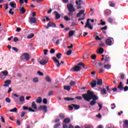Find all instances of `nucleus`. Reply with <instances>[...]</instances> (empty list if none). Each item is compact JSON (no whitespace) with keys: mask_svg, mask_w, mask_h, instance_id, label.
<instances>
[{"mask_svg":"<svg viewBox=\"0 0 128 128\" xmlns=\"http://www.w3.org/2000/svg\"><path fill=\"white\" fill-rule=\"evenodd\" d=\"M82 96L84 99V100L86 102H90L91 100H92L90 103V104L93 106L96 104V100H98V97L94 94V93L90 90H88L86 94H82Z\"/></svg>","mask_w":128,"mask_h":128,"instance_id":"f257e3e1","label":"nucleus"},{"mask_svg":"<svg viewBox=\"0 0 128 128\" xmlns=\"http://www.w3.org/2000/svg\"><path fill=\"white\" fill-rule=\"evenodd\" d=\"M90 20H91V22H94V19H88L85 25V28H88L90 30H92L93 27L90 24Z\"/></svg>","mask_w":128,"mask_h":128,"instance_id":"f03ea898","label":"nucleus"},{"mask_svg":"<svg viewBox=\"0 0 128 128\" xmlns=\"http://www.w3.org/2000/svg\"><path fill=\"white\" fill-rule=\"evenodd\" d=\"M49 58L48 56H43L42 60H41L40 62V63L42 66H44V64H46L48 62Z\"/></svg>","mask_w":128,"mask_h":128,"instance_id":"7ed1b4c3","label":"nucleus"},{"mask_svg":"<svg viewBox=\"0 0 128 128\" xmlns=\"http://www.w3.org/2000/svg\"><path fill=\"white\" fill-rule=\"evenodd\" d=\"M68 108H69V110H72L74 108L77 110H79V108H80V106L76 104H71L70 105L68 106Z\"/></svg>","mask_w":128,"mask_h":128,"instance_id":"20e7f679","label":"nucleus"},{"mask_svg":"<svg viewBox=\"0 0 128 128\" xmlns=\"http://www.w3.org/2000/svg\"><path fill=\"white\" fill-rule=\"evenodd\" d=\"M21 60H25L26 62L30 60V55L28 54V53H24L22 56Z\"/></svg>","mask_w":128,"mask_h":128,"instance_id":"39448f33","label":"nucleus"},{"mask_svg":"<svg viewBox=\"0 0 128 128\" xmlns=\"http://www.w3.org/2000/svg\"><path fill=\"white\" fill-rule=\"evenodd\" d=\"M52 60H53L54 62L56 63V64L58 68H60V64H64V61H61L60 63V61H58V59H56V57H53Z\"/></svg>","mask_w":128,"mask_h":128,"instance_id":"423d86ee","label":"nucleus"},{"mask_svg":"<svg viewBox=\"0 0 128 128\" xmlns=\"http://www.w3.org/2000/svg\"><path fill=\"white\" fill-rule=\"evenodd\" d=\"M67 8H68V10L70 12H74L76 11V9L74 8V5L72 4H68Z\"/></svg>","mask_w":128,"mask_h":128,"instance_id":"0eeeda50","label":"nucleus"},{"mask_svg":"<svg viewBox=\"0 0 128 128\" xmlns=\"http://www.w3.org/2000/svg\"><path fill=\"white\" fill-rule=\"evenodd\" d=\"M112 38H109L106 40V44L107 46H110L114 44V42H112Z\"/></svg>","mask_w":128,"mask_h":128,"instance_id":"6e6552de","label":"nucleus"},{"mask_svg":"<svg viewBox=\"0 0 128 128\" xmlns=\"http://www.w3.org/2000/svg\"><path fill=\"white\" fill-rule=\"evenodd\" d=\"M110 60V57L108 55H105L104 62V64H108Z\"/></svg>","mask_w":128,"mask_h":128,"instance_id":"1a4fd4ad","label":"nucleus"},{"mask_svg":"<svg viewBox=\"0 0 128 128\" xmlns=\"http://www.w3.org/2000/svg\"><path fill=\"white\" fill-rule=\"evenodd\" d=\"M72 72H80V66H75L74 68H72L71 70Z\"/></svg>","mask_w":128,"mask_h":128,"instance_id":"9d476101","label":"nucleus"},{"mask_svg":"<svg viewBox=\"0 0 128 128\" xmlns=\"http://www.w3.org/2000/svg\"><path fill=\"white\" fill-rule=\"evenodd\" d=\"M40 110H44V112H48V107L46 106H40L39 108Z\"/></svg>","mask_w":128,"mask_h":128,"instance_id":"9b49d317","label":"nucleus"},{"mask_svg":"<svg viewBox=\"0 0 128 128\" xmlns=\"http://www.w3.org/2000/svg\"><path fill=\"white\" fill-rule=\"evenodd\" d=\"M117 88L120 90H124V84L122 82H120L119 84L118 85Z\"/></svg>","mask_w":128,"mask_h":128,"instance_id":"f8f14e48","label":"nucleus"},{"mask_svg":"<svg viewBox=\"0 0 128 128\" xmlns=\"http://www.w3.org/2000/svg\"><path fill=\"white\" fill-rule=\"evenodd\" d=\"M90 86H91L92 88H96V80L92 81L90 83Z\"/></svg>","mask_w":128,"mask_h":128,"instance_id":"ddd939ff","label":"nucleus"},{"mask_svg":"<svg viewBox=\"0 0 128 128\" xmlns=\"http://www.w3.org/2000/svg\"><path fill=\"white\" fill-rule=\"evenodd\" d=\"M19 12L20 14H24L26 12V9L24 7H20L19 8Z\"/></svg>","mask_w":128,"mask_h":128,"instance_id":"4468645a","label":"nucleus"},{"mask_svg":"<svg viewBox=\"0 0 128 128\" xmlns=\"http://www.w3.org/2000/svg\"><path fill=\"white\" fill-rule=\"evenodd\" d=\"M48 26H50V27H52V28H56V24L52 23L51 22H50L48 24Z\"/></svg>","mask_w":128,"mask_h":128,"instance_id":"2eb2a0df","label":"nucleus"},{"mask_svg":"<svg viewBox=\"0 0 128 128\" xmlns=\"http://www.w3.org/2000/svg\"><path fill=\"white\" fill-rule=\"evenodd\" d=\"M10 6L11 8H16V4L14 1H12L10 3Z\"/></svg>","mask_w":128,"mask_h":128,"instance_id":"dca6fc26","label":"nucleus"},{"mask_svg":"<svg viewBox=\"0 0 128 128\" xmlns=\"http://www.w3.org/2000/svg\"><path fill=\"white\" fill-rule=\"evenodd\" d=\"M30 22H32V24H36V19L34 17H32L30 18Z\"/></svg>","mask_w":128,"mask_h":128,"instance_id":"f3484780","label":"nucleus"},{"mask_svg":"<svg viewBox=\"0 0 128 128\" xmlns=\"http://www.w3.org/2000/svg\"><path fill=\"white\" fill-rule=\"evenodd\" d=\"M110 68H112V65L108 63L104 65V68H106V70H110Z\"/></svg>","mask_w":128,"mask_h":128,"instance_id":"a211bd4d","label":"nucleus"},{"mask_svg":"<svg viewBox=\"0 0 128 128\" xmlns=\"http://www.w3.org/2000/svg\"><path fill=\"white\" fill-rule=\"evenodd\" d=\"M54 12L56 14V20H58L59 18H60V14L58 12L55 11Z\"/></svg>","mask_w":128,"mask_h":128,"instance_id":"6ab92c4d","label":"nucleus"},{"mask_svg":"<svg viewBox=\"0 0 128 128\" xmlns=\"http://www.w3.org/2000/svg\"><path fill=\"white\" fill-rule=\"evenodd\" d=\"M63 122H64V124H70V118H66L64 119Z\"/></svg>","mask_w":128,"mask_h":128,"instance_id":"aec40b11","label":"nucleus"},{"mask_svg":"<svg viewBox=\"0 0 128 128\" xmlns=\"http://www.w3.org/2000/svg\"><path fill=\"white\" fill-rule=\"evenodd\" d=\"M64 100H66V102H70V100H74V98L66 97L64 98Z\"/></svg>","mask_w":128,"mask_h":128,"instance_id":"412c9836","label":"nucleus"},{"mask_svg":"<svg viewBox=\"0 0 128 128\" xmlns=\"http://www.w3.org/2000/svg\"><path fill=\"white\" fill-rule=\"evenodd\" d=\"M42 99L41 98V97H38L36 100V104H42Z\"/></svg>","mask_w":128,"mask_h":128,"instance_id":"4be33fe9","label":"nucleus"},{"mask_svg":"<svg viewBox=\"0 0 128 128\" xmlns=\"http://www.w3.org/2000/svg\"><path fill=\"white\" fill-rule=\"evenodd\" d=\"M84 10H80V12L78 14H76L77 18H80V16H82V14H84Z\"/></svg>","mask_w":128,"mask_h":128,"instance_id":"5701e85b","label":"nucleus"},{"mask_svg":"<svg viewBox=\"0 0 128 128\" xmlns=\"http://www.w3.org/2000/svg\"><path fill=\"white\" fill-rule=\"evenodd\" d=\"M100 92L102 94H106V88H101L100 90Z\"/></svg>","mask_w":128,"mask_h":128,"instance_id":"b1692460","label":"nucleus"},{"mask_svg":"<svg viewBox=\"0 0 128 128\" xmlns=\"http://www.w3.org/2000/svg\"><path fill=\"white\" fill-rule=\"evenodd\" d=\"M104 50L102 48H99V50L97 51V54H104Z\"/></svg>","mask_w":128,"mask_h":128,"instance_id":"393cba45","label":"nucleus"},{"mask_svg":"<svg viewBox=\"0 0 128 128\" xmlns=\"http://www.w3.org/2000/svg\"><path fill=\"white\" fill-rule=\"evenodd\" d=\"M64 90H65L70 91V90L71 87L70 86H64Z\"/></svg>","mask_w":128,"mask_h":128,"instance_id":"a878e982","label":"nucleus"},{"mask_svg":"<svg viewBox=\"0 0 128 128\" xmlns=\"http://www.w3.org/2000/svg\"><path fill=\"white\" fill-rule=\"evenodd\" d=\"M32 108L34 110H36L37 108L36 104V102H32Z\"/></svg>","mask_w":128,"mask_h":128,"instance_id":"bb28decb","label":"nucleus"},{"mask_svg":"<svg viewBox=\"0 0 128 128\" xmlns=\"http://www.w3.org/2000/svg\"><path fill=\"white\" fill-rule=\"evenodd\" d=\"M39 80H40V79L38 77H35L32 80V82H34V84H36V82H38Z\"/></svg>","mask_w":128,"mask_h":128,"instance_id":"cd10ccee","label":"nucleus"},{"mask_svg":"<svg viewBox=\"0 0 128 128\" xmlns=\"http://www.w3.org/2000/svg\"><path fill=\"white\" fill-rule=\"evenodd\" d=\"M98 86H102V79L98 80H97Z\"/></svg>","mask_w":128,"mask_h":128,"instance_id":"c85d7f7f","label":"nucleus"},{"mask_svg":"<svg viewBox=\"0 0 128 128\" xmlns=\"http://www.w3.org/2000/svg\"><path fill=\"white\" fill-rule=\"evenodd\" d=\"M74 32H76V31L74 30H70L69 33H68V36L70 38L74 34Z\"/></svg>","mask_w":128,"mask_h":128,"instance_id":"c756f323","label":"nucleus"},{"mask_svg":"<svg viewBox=\"0 0 128 128\" xmlns=\"http://www.w3.org/2000/svg\"><path fill=\"white\" fill-rule=\"evenodd\" d=\"M46 82H51L52 78H50V77L47 76L46 78Z\"/></svg>","mask_w":128,"mask_h":128,"instance_id":"7c9ffc66","label":"nucleus"},{"mask_svg":"<svg viewBox=\"0 0 128 128\" xmlns=\"http://www.w3.org/2000/svg\"><path fill=\"white\" fill-rule=\"evenodd\" d=\"M126 126H128V120H125L124 121V124H123V127L124 128H126Z\"/></svg>","mask_w":128,"mask_h":128,"instance_id":"2f4dec72","label":"nucleus"},{"mask_svg":"<svg viewBox=\"0 0 128 128\" xmlns=\"http://www.w3.org/2000/svg\"><path fill=\"white\" fill-rule=\"evenodd\" d=\"M78 66H82V68H86V65H84V64L82 63V62H80L78 64Z\"/></svg>","mask_w":128,"mask_h":128,"instance_id":"473e14b6","label":"nucleus"},{"mask_svg":"<svg viewBox=\"0 0 128 128\" xmlns=\"http://www.w3.org/2000/svg\"><path fill=\"white\" fill-rule=\"evenodd\" d=\"M62 56V53H58L56 55V56L57 58L60 59V58H61Z\"/></svg>","mask_w":128,"mask_h":128,"instance_id":"72a5a7b5","label":"nucleus"},{"mask_svg":"<svg viewBox=\"0 0 128 128\" xmlns=\"http://www.w3.org/2000/svg\"><path fill=\"white\" fill-rule=\"evenodd\" d=\"M2 72L5 76H7L8 74V72L6 70L3 71Z\"/></svg>","mask_w":128,"mask_h":128,"instance_id":"f704fd0d","label":"nucleus"},{"mask_svg":"<svg viewBox=\"0 0 128 128\" xmlns=\"http://www.w3.org/2000/svg\"><path fill=\"white\" fill-rule=\"evenodd\" d=\"M109 4L110 6H112V8H114V6H116V4L112 2H109Z\"/></svg>","mask_w":128,"mask_h":128,"instance_id":"c9c22d12","label":"nucleus"},{"mask_svg":"<svg viewBox=\"0 0 128 128\" xmlns=\"http://www.w3.org/2000/svg\"><path fill=\"white\" fill-rule=\"evenodd\" d=\"M72 50H70L66 52V56H70V54H72Z\"/></svg>","mask_w":128,"mask_h":128,"instance_id":"e433bc0d","label":"nucleus"},{"mask_svg":"<svg viewBox=\"0 0 128 128\" xmlns=\"http://www.w3.org/2000/svg\"><path fill=\"white\" fill-rule=\"evenodd\" d=\"M10 112H18V109L16 108H15L14 109L10 110Z\"/></svg>","mask_w":128,"mask_h":128,"instance_id":"4c0bfd02","label":"nucleus"},{"mask_svg":"<svg viewBox=\"0 0 128 128\" xmlns=\"http://www.w3.org/2000/svg\"><path fill=\"white\" fill-rule=\"evenodd\" d=\"M20 101L21 102H24V96H21L20 97Z\"/></svg>","mask_w":128,"mask_h":128,"instance_id":"58836bf2","label":"nucleus"},{"mask_svg":"<svg viewBox=\"0 0 128 128\" xmlns=\"http://www.w3.org/2000/svg\"><path fill=\"white\" fill-rule=\"evenodd\" d=\"M34 34H31L29 35H28L27 38H34Z\"/></svg>","mask_w":128,"mask_h":128,"instance_id":"ea45409f","label":"nucleus"},{"mask_svg":"<svg viewBox=\"0 0 128 128\" xmlns=\"http://www.w3.org/2000/svg\"><path fill=\"white\" fill-rule=\"evenodd\" d=\"M4 84H8V86H10V80H6L4 82Z\"/></svg>","mask_w":128,"mask_h":128,"instance_id":"a19ab883","label":"nucleus"},{"mask_svg":"<svg viewBox=\"0 0 128 128\" xmlns=\"http://www.w3.org/2000/svg\"><path fill=\"white\" fill-rule=\"evenodd\" d=\"M64 20H66V22H68V20H70V18H68V16H64Z\"/></svg>","mask_w":128,"mask_h":128,"instance_id":"79ce46f5","label":"nucleus"},{"mask_svg":"<svg viewBox=\"0 0 128 128\" xmlns=\"http://www.w3.org/2000/svg\"><path fill=\"white\" fill-rule=\"evenodd\" d=\"M43 104H48V99H46V98H44V100H43Z\"/></svg>","mask_w":128,"mask_h":128,"instance_id":"37998d69","label":"nucleus"},{"mask_svg":"<svg viewBox=\"0 0 128 128\" xmlns=\"http://www.w3.org/2000/svg\"><path fill=\"white\" fill-rule=\"evenodd\" d=\"M12 50H13L16 52H18V49L16 47H12Z\"/></svg>","mask_w":128,"mask_h":128,"instance_id":"c03bdc74","label":"nucleus"},{"mask_svg":"<svg viewBox=\"0 0 128 128\" xmlns=\"http://www.w3.org/2000/svg\"><path fill=\"white\" fill-rule=\"evenodd\" d=\"M5 100L6 102H8V104H10V98H6Z\"/></svg>","mask_w":128,"mask_h":128,"instance_id":"a18cd8bd","label":"nucleus"},{"mask_svg":"<svg viewBox=\"0 0 128 128\" xmlns=\"http://www.w3.org/2000/svg\"><path fill=\"white\" fill-rule=\"evenodd\" d=\"M76 100H82V98L80 96H77L76 97H75V98Z\"/></svg>","mask_w":128,"mask_h":128,"instance_id":"49530a36","label":"nucleus"},{"mask_svg":"<svg viewBox=\"0 0 128 128\" xmlns=\"http://www.w3.org/2000/svg\"><path fill=\"white\" fill-rule=\"evenodd\" d=\"M26 116V112H21V114H20L21 118H24V116Z\"/></svg>","mask_w":128,"mask_h":128,"instance_id":"de8ad7c7","label":"nucleus"},{"mask_svg":"<svg viewBox=\"0 0 128 128\" xmlns=\"http://www.w3.org/2000/svg\"><path fill=\"white\" fill-rule=\"evenodd\" d=\"M108 22L112 23V22L114 19H112V18L110 17L108 18Z\"/></svg>","mask_w":128,"mask_h":128,"instance_id":"09e8293b","label":"nucleus"},{"mask_svg":"<svg viewBox=\"0 0 128 128\" xmlns=\"http://www.w3.org/2000/svg\"><path fill=\"white\" fill-rule=\"evenodd\" d=\"M59 116L60 118H64V114H59Z\"/></svg>","mask_w":128,"mask_h":128,"instance_id":"8fccbe9b","label":"nucleus"},{"mask_svg":"<svg viewBox=\"0 0 128 128\" xmlns=\"http://www.w3.org/2000/svg\"><path fill=\"white\" fill-rule=\"evenodd\" d=\"M92 60H96V54H92L91 56Z\"/></svg>","mask_w":128,"mask_h":128,"instance_id":"3c124183","label":"nucleus"},{"mask_svg":"<svg viewBox=\"0 0 128 128\" xmlns=\"http://www.w3.org/2000/svg\"><path fill=\"white\" fill-rule=\"evenodd\" d=\"M108 92H109L110 93V92H112V88H110V86H107L106 88Z\"/></svg>","mask_w":128,"mask_h":128,"instance_id":"603ef678","label":"nucleus"},{"mask_svg":"<svg viewBox=\"0 0 128 128\" xmlns=\"http://www.w3.org/2000/svg\"><path fill=\"white\" fill-rule=\"evenodd\" d=\"M100 22H101L100 23V24H101V26H105L106 22L102 21V20H101Z\"/></svg>","mask_w":128,"mask_h":128,"instance_id":"864d4df0","label":"nucleus"},{"mask_svg":"<svg viewBox=\"0 0 128 128\" xmlns=\"http://www.w3.org/2000/svg\"><path fill=\"white\" fill-rule=\"evenodd\" d=\"M120 78L121 80H124V74H122L120 76Z\"/></svg>","mask_w":128,"mask_h":128,"instance_id":"5fc2aeb1","label":"nucleus"},{"mask_svg":"<svg viewBox=\"0 0 128 128\" xmlns=\"http://www.w3.org/2000/svg\"><path fill=\"white\" fill-rule=\"evenodd\" d=\"M52 94H54V91L50 90L48 93V96H52Z\"/></svg>","mask_w":128,"mask_h":128,"instance_id":"6e6d98bb","label":"nucleus"},{"mask_svg":"<svg viewBox=\"0 0 128 128\" xmlns=\"http://www.w3.org/2000/svg\"><path fill=\"white\" fill-rule=\"evenodd\" d=\"M98 106H99V110H102V104H98Z\"/></svg>","mask_w":128,"mask_h":128,"instance_id":"4d7b16f0","label":"nucleus"},{"mask_svg":"<svg viewBox=\"0 0 128 128\" xmlns=\"http://www.w3.org/2000/svg\"><path fill=\"white\" fill-rule=\"evenodd\" d=\"M54 52H56V50L54 48H52L50 50V54H54Z\"/></svg>","mask_w":128,"mask_h":128,"instance_id":"13d9d810","label":"nucleus"},{"mask_svg":"<svg viewBox=\"0 0 128 128\" xmlns=\"http://www.w3.org/2000/svg\"><path fill=\"white\" fill-rule=\"evenodd\" d=\"M70 84L71 86H74V84H76V82H74V81H71L70 83Z\"/></svg>","mask_w":128,"mask_h":128,"instance_id":"bf43d9fd","label":"nucleus"},{"mask_svg":"<svg viewBox=\"0 0 128 128\" xmlns=\"http://www.w3.org/2000/svg\"><path fill=\"white\" fill-rule=\"evenodd\" d=\"M18 40H18V38H16V37L14 38V42H18Z\"/></svg>","mask_w":128,"mask_h":128,"instance_id":"052dcab7","label":"nucleus"},{"mask_svg":"<svg viewBox=\"0 0 128 128\" xmlns=\"http://www.w3.org/2000/svg\"><path fill=\"white\" fill-rule=\"evenodd\" d=\"M62 39L58 40L56 42V44H60V42H62Z\"/></svg>","mask_w":128,"mask_h":128,"instance_id":"680f3d73","label":"nucleus"},{"mask_svg":"<svg viewBox=\"0 0 128 128\" xmlns=\"http://www.w3.org/2000/svg\"><path fill=\"white\" fill-rule=\"evenodd\" d=\"M60 126V124L58 123L54 126V128H58Z\"/></svg>","mask_w":128,"mask_h":128,"instance_id":"e2e57ef3","label":"nucleus"},{"mask_svg":"<svg viewBox=\"0 0 128 128\" xmlns=\"http://www.w3.org/2000/svg\"><path fill=\"white\" fill-rule=\"evenodd\" d=\"M9 14H12V16H13V14H14V12H12V8H11L10 10Z\"/></svg>","mask_w":128,"mask_h":128,"instance_id":"0e129e2a","label":"nucleus"},{"mask_svg":"<svg viewBox=\"0 0 128 128\" xmlns=\"http://www.w3.org/2000/svg\"><path fill=\"white\" fill-rule=\"evenodd\" d=\"M28 110H29V112H36V110L32 108H29Z\"/></svg>","mask_w":128,"mask_h":128,"instance_id":"69168bd1","label":"nucleus"},{"mask_svg":"<svg viewBox=\"0 0 128 128\" xmlns=\"http://www.w3.org/2000/svg\"><path fill=\"white\" fill-rule=\"evenodd\" d=\"M37 73L38 74L39 76H44V73H42V72H41L40 71H38Z\"/></svg>","mask_w":128,"mask_h":128,"instance_id":"338daca9","label":"nucleus"},{"mask_svg":"<svg viewBox=\"0 0 128 128\" xmlns=\"http://www.w3.org/2000/svg\"><path fill=\"white\" fill-rule=\"evenodd\" d=\"M124 92H128V86H126L124 88Z\"/></svg>","mask_w":128,"mask_h":128,"instance_id":"774afa93","label":"nucleus"}]
</instances>
